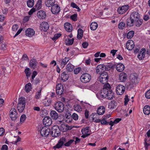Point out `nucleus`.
<instances>
[{
	"instance_id": "obj_1",
	"label": "nucleus",
	"mask_w": 150,
	"mask_h": 150,
	"mask_svg": "<svg viewBox=\"0 0 150 150\" xmlns=\"http://www.w3.org/2000/svg\"><path fill=\"white\" fill-rule=\"evenodd\" d=\"M26 104L25 100L24 98L21 97L18 100L17 108L19 112H22L24 110Z\"/></svg>"
},
{
	"instance_id": "obj_2",
	"label": "nucleus",
	"mask_w": 150,
	"mask_h": 150,
	"mask_svg": "<svg viewBox=\"0 0 150 150\" xmlns=\"http://www.w3.org/2000/svg\"><path fill=\"white\" fill-rule=\"evenodd\" d=\"M50 134L52 137H55L59 136L61 134V132L58 126L54 125L52 127L51 129Z\"/></svg>"
},
{
	"instance_id": "obj_3",
	"label": "nucleus",
	"mask_w": 150,
	"mask_h": 150,
	"mask_svg": "<svg viewBox=\"0 0 150 150\" xmlns=\"http://www.w3.org/2000/svg\"><path fill=\"white\" fill-rule=\"evenodd\" d=\"M91 75L86 73L83 74L80 78L81 81L83 83L89 82L91 81Z\"/></svg>"
},
{
	"instance_id": "obj_4",
	"label": "nucleus",
	"mask_w": 150,
	"mask_h": 150,
	"mask_svg": "<svg viewBox=\"0 0 150 150\" xmlns=\"http://www.w3.org/2000/svg\"><path fill=\"white\" fill-rule=\"evenodd\" d=\"M100 81L103 84L106 83L108 79V75L107 72H104L100 74Z\"/></svg>"
},
{
	"instance_id": "obj_5",
	"label": "nucleus",
	"mask_w": 150,
	"mask_h": 150,
	"mask_svg": "<svg viewBox=\"0 0 150 150\" xmlns=\"http://www.w3.org/2000/svg\"><path fill=\"white\" fill-rule=\"evenodd\" d=\"M54 107L55 109L59 112H62L64 109L63 103L61 102H58L54 105Z\"/></svg>"
},
{
	"instance_id": "obj_6",
	"label": "nucleus",
	"mask_w": 150,
	"mask_h": 150,
	"mask_svg": "<svg viewBox=\"0 0 150 150\" xmlns=\"http://www.w3.org/2000/svg\"><path fill=\"white\" fill-rule=\"evenodd\" d=\"M10 117L12 121H15L18 117V114L16 109L12 108L10 111Z\"/></svg>"
},
{
	"instance_id": "obj_7",
	"label": "nucleus",
	"mask_w": 150,
	"mask_h": 150,
	"mask_svg": "<svg viewBox=\"0 0 150 150\" xmlns=\"http://www.w3.org/2000/svg\"><path fill=\"white\" fill-rule=\"evenodd\" d=\"M50 129L49 128L46 126H44L41 128L40 134L42 136L47 137L50 132Z\"/></svg>"
},
{
	"instance_id": "obj_8",
	"label": "nucleus",
	"mask_w": 150,
	"mask_h": 150,
	"mask_svg": "<svg viewBox=\"0 0 150 150\" xmlns=\"http://www.w3.org/2000/svg\"><path fill=\"white\" fill-rule=\"evenodd\" d=\"M125 87L122 85H118L116 87V92L117 95H122L125 92Z\"/></svg>"
},
{
	"instance_id": "obj_9",
	"label": "nucleus",
	"mask_w": 150,
	"mask_h": 150,
	"mask_svg": "<svg viewBox=\"0 0 150 150\" xmlns=\"http://www.w3.org/2000/svg\"><path fill=\"white\" fill-rule=\"evenodd\" d=\"M129 7V6L128 5H126L119 7L117 9V12L120 14H123L128 10Z\"/></svg>"
},
{
	"instance_id": "obj_10",
	"label": "nucleus",
	"mask_w": 150,
	"mask_h": 150,
	"mask_svg": "<svg viewBox=\"0 0 150 150\" xmlns=\"http://www.w3.org/2000/svg\"><path fill=\"white\" fill-rule=\"evenodd\" d=\"M106 88H104L100 92H98L96 94L97 97L99 99H101L107 97Z\"/></svg>"
},
{
	"instance_id": "obj_11",
	"label": "nucleus",
	"mask_w": 150,
	"mask_h": 150,
	"mask_svg": "<svg viewBox=\"0 0 150 150\" xmlns=\"http://www.w3.org/2000/svg\"><path fill=\"white\" fill-rule=\"evenodd\" d=\"M105 65L100 64L98 65L96 68V72L97 73L100 74L105 72Z\"/></svg>"
},
{
	"instance_id": "obj_12",
	"label": "nucleus",
	"mask_w": 150,
	"mask_h": 150,
	"mask_svg": "<svg viewBox=\"0 0 150 150\" xmlns=\"http://www.w3.org/2000/svg\"><path fill=\"white\" fill-rule=\"evenodd\" d=\"M67 142L66 139L65 138H62L60 139L58 143L54 147L55 149H59L61 148L65 142Z\"/></svg>"
},
{
	"instance_id": "obj_13",
	"label": "nucleus",
	"mask_w": 150,
	"mask_h": 150,
	"mask_svg": "<svg viewBox=\"0 0 150 150\" xmlns=\"http://www.w3.org/2000/svg\"><path fill=\"white\" fill-rule=\"evenodd\" d=\"M64 90L63 86L61 84H58L56 87V91L58 95H61Z\"/></svg>"
},
{
	"instance_id": "obj_14",
	"label": "nucleus",
	"mask_w": 150,
	"mask_h": 150,
	"mask_svg": "<svg viewBox=\"0 0 150 150\" xmlns=\"http://www.w3.org/2000/svg\"><path fill=\"white\" fill-rule=\"evenodd\" d=\"M60 7L57 4H55L51 7V11L54 14L58 13L60 12Z\"/></svg>"
},
{
	"instance_id": "obj_15",
	"label": "nucleus",
	"mask_w": 150,
	"mask_h": 150,
	"mask_svg": "<svg viewBox=\"0 0 150 150\" xmlns=\"http://www.w3.org/2000/svg\"><path fill=\"white\" fill-rule=\"evenodd\" d=\"M49 25L47 22H42L41 24L40 29L44 31H47L49 28Z\"/></svg>"
},
{
	"instance_id": "obj_16",
	"label": "nucleus",
	"mask_w": 150,
	"mask_h": 150,
	"mask_svg": "<svg viewBox=\"0 0 150 150\" xmlns=\"http://www.w3.org/2000/svg\"><path fill=\"white\" fill-rule=\"evenodd\" d=\"M134 42L132 40L128 41L126 43V48L129 50H132L134 47Z\"/></svg>"
},
{
	"instance_id": "obj_17",
	"label": "nucleus",
	"mask_w": 150,
	"mask_h": 150,
	"mask_svg": "<svg viewBox=\"0 0 150 150\" xmlns=\"http://www.w3.org/2000/svg\"><path fill=\"white\" fill-rule=\"evenodd\" d=\"M52 122L51 119L48 117H45L43 120V123L46 126H50L52 124Z\"/></svg>"
},
{
	"instance_id": "obj_18",
	"label": "nucleus",
	"mask_w": 150,
	"mask_h": 150,
	"mask_svg": "<svg viewBox=\"0 0 150 150\" xmlns=\"http://www.w3.org/2000/svg\"><path fill=\"white\" fill-rule=\"evenodd\" d=\"M69 59V57H65L64 58L59 60V62L60 63L61 67L62 68L64 67Z\"/></svg>"
},
{
	"instance_id": "obj_19",
	"label": "nucleus",
	"mask_w": 150,
	"mask_h": 150,
	"mask_svg": "<svg viewBox=\"0 0 150 150\" xmlns=\"http://www.w3.org/2000/svg\"><path fill=\"white\" fill-rule=\"evenodd\" d=\"M132 80V81L127 82L125 84V87L129 90L131 89L134 87L136 85V83Z\"/></svg>"
},
{
	"instance_id": "obj_20",
	"label": "nucleus",
	"mask_w": 150,
	"mask_h": 150,
	"mask_svg": "<svg viewBox=\"0 0 150 150\" xmlns=\"http://www.w3.org/2000/svg\"><path fill=\"white\" fill-rule=\"evenodd\" d=\"M25 33L27 36L30 37L35 35V31L32 28H28L26 30Z\"/></svg>"
},
{
	"instance_id": "obj_21",
	"label": "nucleus",
	"mask_w": 150,
	"mask_h": 150,
	"mask_svg": "<svg viewBox=\"0 0 150 150\" xmlns=\"http://www.w3.org/2000/svg\"><path fill=\"white\" fill-rule=\"evenodd\" d=\"M130 17L131 19L135 21L136 20L139 19L140 16L138 12L134 11L131 13Z\"/></svg>"
},
{
	"instance_id": "obj_22",
	"label": "nucleus",
	"mask_w": 150,
	"mask_h": 150,
	"mask_svg": "<svg viewBox=\"0 0 150 150\" xmlns=\"http://www.w3.org/2000/svg\"><path fill=\"white\" fill-rule=\"evenodd\" d=\"M127 77V74L125 72L121 73L119 75V79L121 82H125Z\"/></svg>"
},
{
	"instance_id": "obj_23",
	"label": "nucleus",
	"mask_w": 150,
	"mask_h": 150,
	"mask_svg": "<svg viewBox=\"0 0 150 150\" xmlns=\"http://www.w3.org/2000/svg\"><path fill=\"white\" fill-rule=\"evenodd\" d=\"M146 50L144 49H141V51L138 54V57L139 60H142L144 58L145 56Z\"/></svg>"
},
{
	"instance_id": "obj_24",
	"label": "nucleus",
	"mask_w": 150,
	"mask_h": 150,
	"mask_svg": "<svg viewBox=\"0 0 150 150\" xmlns=\"http://www.w3.org/2000/svg\"><path fill=\"white\" fill-rule=\"evenodd\" d=\"M38 64V62L35 59H31L29 62L30 67L33 69H35Z\"/></svg>"
},
{
	"instance_id": "obj_25",
	"label": "nucleus",
	"mask_w": 150,
	"mask_h": 150,
	"mask_svg": "<svg viewBox=\"0 0 150 150\" xmlns=\"http://www.w3.org/2000/svg\"><path fill=\"white\" fill-rule=\"evenodd\" d=\"M38 17L40 19L45 18L46 16L45 12L43 11L40 10L39 11L37 14Z\"/></svg>"
},
{
	"instance_id": "obj_26",
	"label": "nucleus",
	"mask_w": 150,
	"mask_h": 150,
	"mask_svg": "<svg viewBox=\"0 0 150 150\" xmlns=\"http://www.w3.org/2000/svg\"><path fill=\"white\" fill-rule=\"evenodd\" d=\"M107 97L108 99L111 100L113 98L114 96V93L111 90H108V89L106 88Z\"/></svg>"
},
{
	"instance_id": "obj_27",
	"label": "nucleus",
	"mask_w": 150,
	"mask_h": 150,
	"mask_svg": "<svg viewBox=\"0 0 150 150\" xmlns=\"http://www.w3.org/2000/svg\"><path fill=\"white\" fill-rule=\"evenodd\" d=\"M116 68L118 71L121 72L124 70L125 67L124 65L122 64L119 63L116 65Z\"/></svg>"
},
{
	"instance_id": "obj_28",
	"label": "nucleus",
	"mask_w": 150,
	"mask_h": 150,
	"mask_svg": "<svg viewBox=\"0 0 150 150\" xmlns=\"http://www.w3.org/2000/svg\"><path fill=\"white\" fill-rule=\"evenodd\" d=\"M67 73L64 71L61 74V79L64 82L66 81L69 78V75Z\"/></svg>"
},
{
	"instance_id": "obj_29",
	"label": "nucleus",
	"mask_w": 150,
	"mask_h": 150,
	"mask_svg": "<svg viewBox=\"0 0 150 150\" xmlns=\"http://www.w3.org/2000/svg\"><path fill=\"white\" fill-rule=\"evenodd\" d=\"M64 27L65 29L68 32H71L72 30V27L71 25L69 23H65L64 24Z\"/></svg>"
},
{
	"instance_id": "obj_30",
	"label": "nucleus",
	"mask_w": 150,
	"mask_h": 150,
	"mask_svg": "<svg viewBox=\"0 0 150 150\" xmlns=\"http://www.w3.org/2000/svg\"><path fill=\"white\" fill-rule=\"evenodd\" d=\"M55 3V0H46L45 4L47 6L50 7L54 5Z\"/></svg>"
},
{
	"instance_id": "obj_31",
	"label": "nucleus",
	"mask_w": 150,
	"mask_h": 150,
	"mask_svg": "<svg viewBox=\"0 0 150 150\" xmlns=\"http://www.w3.org/2000/svg\"><path fill=\"white\" fill-rule=\"evenodd\" d=\"M135 21L132 19H131V18H128L127 20V25L129 27L133 26L134 24Z\"/></svg>"
},
{
	"instance_id": "obj_32",
	"label": "nucleus",
	"mask_w": 150,
	"mask_h": 150,
	"mask_svg": "<svg viewBox=\"0 0 150 150\" xmlns=\"http://www.w3.org/2000/svg\"><path fill=\"white\" fill-rule=\"evenodd\" d=\"M50 115L52 118L54 120H56L58 117V113L54 110H52L51 112Z\"/></svg>"
},
{
	"instance_id": "obj_33",
	"label": "nucleus",
	"mask_w": 150,
	"mask_h": 150,
	"mask_svg": "<svg viewBox=\"0 0 150 150\" xmlns=\"http://www.w3.org/2000/svg\"><path fill=\"white\" fill-rule=\"evenodd\" d=\"M115 65L112 63H108L105 65V70L106 71L110 70L111 69H113L115 68Z\"/></svg>"
},
{
	"instance_id": "obj_34",
	"label": "nucleus",
	"mask_w": 150,
	"mask_h": 150,
	"mask_svg": "<svg viewBox=\"0 0 150 150\" xmlns=\"http://www.w3.org/2000/svg\"><path fill=\"white\" fill-rule=\"evenodd\" d=\"M105 111V109L103 106L99 107L98 108L97 112L99 115H101L103 114Z\"/></svg>"
},
{
	"instance_id": "obj_35",
	"label": "nucleus",
	"mask_w": 150,
	"mask_h": 150,
	"mask_svg": "<svg viewBox=\"0 0 150 150\" xmlns=\"http://www.w3.org/2000/svg\"><path fill=\"white\" fill-rule=\"evenodd\" d=\"M143 112L144 114L149 115L150 114V107L149 105H145L143 109Z\"/></svg>"
},
{
	"instance_id": "obj_36",
	"label": "nucleus",
	"mask_w": 150,
	"mask_h": 150,
	"mask_svg": "<svg viewBox=\"0 0 150 150\" xmlns=\"http://www.w3.org/2000/svg\"><path fill=\"white\" fill-rule=\"evenodd\" d=\"M117 106V103L116 102L112 101H111L108 105V108L110 109H113L115 108Z\"/></svg>"
},
{
	"instance_id": "obj_37",
	"label": "nucleus",
	"mask_w": 150,
	"mask_h": 150,
	"mask_svg": "<svg viewBox=\"0 0 150 150\" xmlns=\"http://www.w3.org/2000/svg\"><path fill=\"white\" fill-rule=\"evenodd\" d=\"M74 69V66L71 64L69 63L66 66V69L69 72L72 71Z\"/></svg>"
},
{
	"instance_id": "obj_38",
	"label": "nucleus",
	"mask_w": 150,
	"mask_h": 150,
	"mask_svg": "<svg viewBox=\"0 0 150 150\" xmlns=\"http://www.w3.org/2000/svg\"><path fill=\"white\" fill-rule=\"evenodd\" d=\"M32 88L31 84L30 83L27 84L25 88V90L27 93H28L31 91Z\"/></svg>"
},
{
	"instance_id": "obj_39",
	"label": "nucleus",
	"mask_w": 150,
	"mask_h": 150,
	"mask_svg": "<svg viewBox=\"0 0 150 150\" xmlns=\"http://www.w3.org/2000/svg\"><path fill=\"white\" fill-rule=\"evenodd\" d=\"M83 30L81 29H79L78 30L77 38L79 39H81L83 36Z\"/></svg>"
},
{
	"instance_id": "obj_40",
	"label": "nucleus",
	"mask_w": 150,
	"mask_h": 150,
	"mask_svg": "<svg viewBox=\"0 0 150 150\" xmlns=\"http://www.w3.org/2000/svg\"><path fill=\"white\" fill-rule=\"evenodd\" d=\"M90 27L91 30H94L97 28L98 27V24L96 22H92L91 24Z\"/></svg>"
},
{
	"instance_id": "obj_41",
	"label": "nucleus",
	"mask_w": 150,
	"mask_h": 150,
	"mask_svg": "<svg viewBox=\"0 0 150 150\" xmlns=\"http://www.w3.org/2000/svg\"><path fill=\"white\" fill-rule=\"evenodd\" d=\"M52 103V100L50 99H46L43 102V105L45 106H49Z\"/></svg>"
},
{
	"instance_id": "obj_42",
	"label": "nucleus",
	"mask_w": 150,
	"mask_h": 150,
	"mask_svg": "<svg viewBox=\"0 0 150 150\" xmlns=\"http://www.w3.org/2000/svg\"><path fill=\"white\" fill-rule=\"evenodd\" d=\"M74 110L78 112H81L82 110L81 106L79 105L76 104L74 106Z\"/></svg>"
},
{
	"instance_id": "obj_43",
	"label": "nucleus",
	"mask_w": 150,
	"mask_h": 150,
	"mask_svg": "<svg viewBox=\"0 0 150 150\" xmlns=\"http://www.w3.org/2000/svg\"><path fill=\"white\" fill-rule=\"evenodd\" d=\"M42 88H39V90L36 93L35 98L37 99H39L41 96Z\"/></svg>"
},
{
	"instance_id": "obj_44",
	"label": "nucleus",
	"mask_w": 150,
	"mask_h": 150,
	"mask_svg": "<svg viewBox=\"0 0 150 150\" xmlns=\"http://www.w3.org/2000/svg\"><path fill=\"white\" fill-rule=\"evenodd\" d=\"M121 120V119L120 118H116L114 120L113 122L112 121H110L109 122V124L111 126H113L114 124H117Z\"/></svg>"
},
{
	"instance_id": "obj_45",
	"label": "nucleus",
	"mask_w": 150,
	"mask_h": 150,
	"mask_svg": "<svg viewBox=\"0 0 150 150\" xmlns=\"http://www.w3.org/2000/svg\"><path fill=\"white\" fill-rule=\"evenodd\" d=\"M89 127H86V128L83 129H82L81 131L82 133V134H89L90 135V134H88V132H89Z\"/></svg>"
},
{
	"instance_id": "obj_46",
	"label": "nucleus",
	"mask_w": 150,
	"mask_h": 150,
	"mask_svg": "<svg viewBox=\"0 0 150 150\" xmlns=\"http://www.w3.org/2000/svg\"><path fill=\"white\" fill-rule=\"evenodd\" d=\"M143 20L142 19H139L135 21V25L137 27H139L142 24Z\"/></svg>"
},
{
	"instance_id": "obj_47",
	"label": "nucleus",
	"mask_w": 150,
	"mask_h": 150,
	"mask_svg": "<svg viewBox=\"0 0 150 150\" xmlns=\"http://www.w3.org/2000/svg\"><path fill=\"white\" fill-rule=\"evenodd\" d=\"M27 6L30 8H32L34 4V0H28L27 2Z\"/></svg>"
},
{
	"instance_id": "obj_48",
	"label": "nucleus",
	"mask_w": 150,
	"mask_h": 150,
	"mask_svg": "<svg viewBox=\"0 0 150 150\" xmlns=\"http://www.w3.org/2000/svg\"><path fill=\"white\" fill-rule=\"evenodd\" d=\"M134 35V32L132 30L128 32L127 37L128 39H131L133 36Z\"/></svg>"
},
{
	"instance_id": "obj_49",
	"label": "nucleus",
	"mask_w": 150,
	"mask_h": 150,
	"mask_svg": "<svg viewBox=\"0 0 150 150\" xmlns=\"http://www.w3.org/2000/svg\"><path fill=\"white\" fill-rule=\"evenodd\" d=\"M125 23L123 22H121L119 24L118 28L120 30H122L125 28Z\"/></svg>"
},
{
	"instance_id": "obj_50",
	"label": "nucleus",
	"mask_w": 150,
	"mask_h": 150,
	"mask_svg": "<svg viewBox=\"0 0 150 150\" xmlns=\"http://www.w3.org/2000/svg\"><path fill=\"white\" fill-rule=\"evenodd\" d=\"M74 39H68V40H66V43L67 45H72L74 42Z\"/></svg>"
},
{
	"instance_id": "obj_51",
	"label": "nucleus",
	"mask_w": 150,
	"mask_h": 150,
	"mask_svg": "<svg viewBox=\"0 0 150 150\" xmlns=\"http://www.w3.org/2000/svg\"><path fill=\"white\" fill-rule=\"evenodd\" d=\"M25 72L26 74L27 78H28L30 76V75L31 74V72L30 69L28 68H26L25 70Z\"/></svg>"
},
{
	"instance_id": "obj_52",
	"label": "nucleus",
	"mask_w": 150,
	"mask_h": 150,
	"mask_svg": "<svg viewBox=\"0 0 150 150\" xmlns=\"http://www.w3.org/2000/svg\"><path fill=\"white\" fill-rule=\"evenodd\" d=\"M65 117L66 119H67L68 120H69V121L67 120L66 121L67 122H71L70 119L72 118V117L71 115L69 113L66 114L65 115Z\"/></svg>"
},
{
	"instance_id": "obj_53",
	"label": "nucleus",
	"mask_w": 150,
	"mask_h": 150,
	"mask_svg": "<svg viewBox=\"0 0 150 150\" xmlns=\"http://www.w3.org/2000/svg\"><path fill=\"white\" fill-rule=\"evenodd\" d=\"M42 3V1L41 0H38V1L36 5V7L37 8V9H39L41 8Z\"/></svg>"
},
{
	"instance_id": "obj_54",
	"label": "nucleus",
	"mask_w": 150,
	"mask_h": 150,
	"mask_svg": "<svg viewBox=\"0 0 150 150\" xmlns=\"http://www.w3.org/2000/svg\"><path fill=\"white\" fill-rule=\"evenodd\" d=\"M74 141V140L71 139L67 142H65V143L64 144V145L66 146H69L71 145V144L73 143Z\"/></svg>"
},
{
	"instance_id": "obj_55",
	"label": "nucleus",
	"mask_w": 150,
	"mask_h": 150,
	"mask_svg": "<svg viewBox=\"0 0 150 150\" xmlns=\"http://www.w3.org/2000/svg\"><path fill=\"white\" fill-rule=\"evenodd\" d=\"M77 14H74L71 16L70 18L72 20L74 21H76L77 20Z\"/></svg>"
},
{
	"instance_id": "obj_56",
	"label": "nucleus",
	"mask_w": 150,
	"mask_h": 150,
	"mask_svg": "<svg viewBox=\"0 0 150 150\" xmlns=\"http://www.w3.org/2000/svg\"><path fill=\"white\" fill-rule=\"evenodd\" d=\"M26 118V115L25 114H23L21 117L20 119V122H23L25 120Z\"/></svg>"
},
{
	"instance_id": "obj_57",
	"label": "nucleus",
	"mask_w": 150,
	"mask_h": 150,
	"mask_svg": "<svg viewBox=\"0 0 150 150\" xmlns=\"http://www.w3.org/2000/svg\"><path fill=\"white\" fill-rule=\"evenodd\" d=\"M61 35V34L60 33H57L55 34L54 37L52 38L53 40H55L58 39Z\"/></svg>"
},
{
	"instance_id": "obj_58",
	"label": "nucleus",
	"mask_w": 150,
	"mask_h": 150,
	"mask_svg": "<svg viewBox=\"0 0 150 150\" xmlns=\"http://www.w3.org/2000/svg\"><path fill=\"white\" fill-rule=\"evenodd\" d=\"M106 119L104 118L101 120V124L102 125H108L109 122H107Z\"/></svg>"
},
{
	"instance_id": "obj_59",
	"label": "nucleus",
	"mask_w": 150,
	"mask_h": 150,
	"mask_svg": "<svg viewBox=\"0 0 150 150\" xmlns=\"http://www.w3.org/2000/svg\"><path fill=\"white\" fill-rule=\"evenodd\" d=\"M81 68L80 67L75 69L74 70V73L75 74H78L81 71Z\"/></svg>"
},
{
	"instance_id": "obj_60",
	"label": "nucleus",
	"mask_w": 150,
	"mask_h": 150,
	"mask_svg": "<svg viewBox=\"0 0 150 150\" xmlns=\"http://www.w3.org/2000/svg\"><path fill=\"white\" fill-rule=\"evenodd\" d=\"M37 72L36 71H34L33 72L32 76V79H31V82H32L33 81L34 78H35V76L37 75Z\"/></svg>"
},
{
	"instance_id": "obj_61",
	"label": "nucleus",
	"mask_w": 150,
	"mask_h": 150,
	"mask_svg": "<svg viewBox=\"0 0 150 150\" xmlns=\"http://www.w3.org/2000/svg\"><path fill=\"white\" fill-rule=\"evenodd\" d=\"M18 28V26L17 24H14L12 27V30L14 31H16Z\"/></svg>"
},
{
	"instance_id": "obj_62",
	"label": "nucleus",
	"mask_w": 150,
	"mask_h": 150,
	"mask_svg": "<svg viewBox=\"0 0 150 150\" xmlns=\"http://www.w3.org/2000/svg\"><path fill=\"white\" fill-rule=\"evenodd\" d=\"M72 117V118H73L75 120H77L78 119V116L77 114L75 113H74L73 114Z\"/></svg>"
},
{
	"instance_id": "obj_63",
	"label": "nucleus",
	"mask_w": 150,
	"mask_h": 150,
	"mask_svg": "<svg viewBox=\"0 0 150 150\" xmlns=\"http://www.w3.org/2000/svg\"><path fill=\"white\" fill-rule=\"evenodd\" d=\"M145 96L148 99L150 98V90L148 91L145 93Z\"/></svg>"
},
{
	"instance_id": "obj_64",
	"label": "nucleus",
	"mask_w": 150,
	"mask_h": 150,
	"mask_svg": "<svg viewBox=\"0 0 150 150\" xmlns=\"http://www.w3.org/2000/svg\"><path fill=\"white\" fill-rule=\"evenodd\" d=\"M5 130L3 128H0V136H2L5 133Z\"/></svg>"
}]
</instances>
